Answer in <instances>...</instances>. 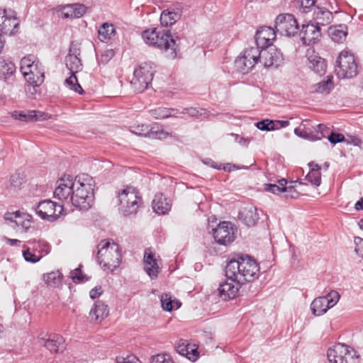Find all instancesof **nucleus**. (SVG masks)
I'll list each match as a JSON object with an SVG mask.
<instances>
[{
  "label": "nucleus",
  "mask_w": 363,
  "mask_h": 363,
  "mask_svg": "<svg viewBox=\"0 0 363 363\" xmlns=\"http://www.w3.org/2000/svg\"><path fill=\"white\" fill-rule=\"evenodd\" d=\"M102 294V289L101 287H95L92 289L89 292L90 298L94 299L99 297Z\"/></svg>",
  "instance_id": "nucleus-62"
},
{
  "label": "nucleus",
  "mask_w": 363,
  "mask_h": 363,
  "mask_svg": "<svg viewBox=\"0 0 363 363\" xmlns=\"http://www.w3.org/2000/svg\"><path fill=\"white\" fill-rule=\"evenodd\" d=\"M306 179L311 184L318 186L321 183L320 172H309Z\"/></svg>",
  "instance_id": "nucleus-50"
},
{
  "label": "nucleus",
  "mask_w": 363,
  "mask_h": 363,
  "mask_svg": "<svg viewBox=\"0 0 363 363\" xmlns=\"http://www.w3.org/2000/svg\"><path fill=\"white\" fill-rule=\"evenodd\" d=\"M75 179L70 175L65 176L57 182L54 191V197L67 204L71 203V196L73 192Z\"/></svg>",
  "instance_id": "nucleus-14"
},
{
  "label": "nucleus",
  "mask_w": 363,
  "mask_h": 363,
  "mask_svg": "<svg viewBox=\"0 0 363 363\" xmlns=\"http://www.w3.org/2000/svg\"><path fill=\"white\" fill-rule=\"evenodd\" d=\"M4 218L15 223L16 225L23 232H27L31 228L33 223L30 215L20 212L7 213L5 214Z\"/></svg>",
  "instance_id": "nucleus-23"
},
{
  "label": "nucleus",
  "mask_w": 363,
  "mask_h": 363,
  "mask_svg": "<svg viewBox=\"0 0 363 363\" xmlns=\"http://www.w3.org/2000/svg\"><path fill=\"white\" fill-rule=\"evenodd\" d=\"M43 278L48 286L57 288L62 285V274L59 271L44 274Z\"/></svg>",
  "instance_id": "nucleus-35"
},
{
  "label": "nucleus",
  "mask_w": 363,
  "mask_h": 363,
  "mask_svg": "<svg viewBox=\"0 0 363 363\" xmlns=\"http://www.w3.org/2000/svg\"><path fill=\"white\" fill-rule=\"evenodd\" d=\"M239 219L248 227L255 226L259 219L257 208L252 206L244 208L239 213Z\"/></svg>",
  "instance_id": "nucleus-26"
},
{
  "label": "nucleus",
  "mask_w": 363,
  "mask_h": 363,
  "mask_svg": "<svg viewBox=\"0 0 363 363\" xmlns=\"http://www.w3.org/2000/svg\"><path fill=\"white\" fill-rule=\"evenodd\" d=\"M300 35L304 45L314 44L319 41L321 37V28L314 22L308 23L302 26Z\"/></svg>",
  "instance_id": "nucleus-20"
},
{
  "label": "nucleus",
  "mask_w": 363,
  "mask_h": 363,
  "mask_svg": "<svg viewBox=\"0 0 363 363\" xmlns=\"http://www.w3.org/2000/svg\"><path fill=\"white\" fill-rule=\"evenodd\" d=\"M16 72V66L11 62L2 60L0 62V78L6 80L11 77Z\"/></svg>",
  "instance_id": "nucleus-36"
},
{
  "label": "nucleus",
  "mask_w": 363,
  "mask_h": 363,
  "mask_svg": "<svg viewBox=\"0 0 363 363\" xmlns=\"http://www.w3.org/2000/svg\"><path fill=\"white\" fill-rule=\"evenodd\" d=\"M287 181L284 179H279L278 181V186L284 187L286 189L285 192H292L294 191V187L292 186H286Z\"/></svg>",
  "instance_id": "nucleus-61"
},
{
  "label": "nucleus",
  "mask_w": 363,
  "mask_h": 363,
  "mask_svg": "<svg viewBox=\"0 0 363 363\" xmlns=\"http://www.w3.org/2000/svg\"><path fill=\"white\" fill-rule=\"evenodd\" d=\"M67 55H72L75 57H79L80 55V48L77 43H72L69 54Z\"/></svg>",
  "instance_id": "nucleus-59"
},
{
  "label": "nucleus",
  "mask_w": 363,
  "mask_h": 363,
  "mask_svg": "<svg viewBox=\"0 0 363 363\" xmlns=\"http://www.w3.org/2000/svg\"><path fill=\"white\" fill-rule=\"evenodd\" d=\"M152 206L154 211L157 214L164 215L170 210L171 203L162 194H157L155 196Z\"/></svg>",
  "instance_id": "nucleus-31"
},
{
  "label": "nucleus",
  "mask_w": 363,
  "mask_h": 363,
  "mask_svg": "<svg viewBox=\"0 0 363 363\" xmlns=\"http://www.w3.org/2000/svg\"><path fill=\"white\" fill-rule=\"evenodd\" d=\"M275 28L281 35L294 36L298 33V24L292 14H279L275 20Z\"/></svg>",
  "instance_id": "nucleus-12"
},
{
  "label": "nucleus",
  "mask_w": 363,
  "mask_h": 363,
  "mask_svg": "<svg viewBox=\"0 0 363 363\" xmlns=\"http://www.w3.org/2000/svg\"><path fill=\"white\" fill-rule=\"evenodd\" d=\"M241 284L227 279L225 281L219 285L218 290L220 298L224 301L234 298L238 295Z\"/></svg>",
  "instance_id": "nucleus-24"
},
{
  "label": "nucleus",
  "mask_w": 363,
  "mask_h": 363,
  "mask_svg": "<svg viewBox=\"0 0 363 363\" xmlns=\"http://www.w3.org/2000/svg\"><path fill=\"white\" fill-rule=\"evenodd\" d=\"M203 111V109L199 110V109H197L196 108H193V107L185 108H183V110L182 111H179V117H182L180 116L182 114H187L191 117H197L199 115L202 114L201 111Z\"/></svg>",
  "instance_id": "nucleus-54"
},
{
  "label": "nucleus",
  "mask_w": 363,
  "mask_h": 363,
  "mask_svg": "<svg viewBox=\"0 0 363 363\" xmlns=\"http://www.w3.org/2000/svg\"><path fill=\"white\" fill-rule=\"evenodd\" d=\"M307 66L316 74L324 75L326 72L327 64L325 59L318 55L313 50L308 49L306 52Z\"/></svg>",
  "instance_id": "nucleus-22"
},
{
  "label": "nucleus",
  "mask_w": 363,
  "mask_h": 363,
  "mask_svg": "<svg viewBox=\"0 0 363 363\" xmlns=\"http://www.w3.org/2000/svg\"><path fill=\"white\" fill-rule=\"evenodd\" d=\"M12 117L16 120L24 122L38 121L46 119V115L44 113L34 110L15 111L12 113Z\"/></svg>",
  "instance_id": "nucleus-28"
},
{
  "label": "nucleus",
  "mask_w": 363,
  "mask_h": 363,
  "mask_svg": "<svg viewBox=\"0 0 363 363\" xmlns=\"http://www.w3.org/2000/svg\"><path fill=\"white\" fill-rule=\"evenodd\" d=\"M35 211L42 219L55 221L62 214L64 207L51 200H44L38 203Z\"/></svg>",
  "instance_id": "nucleus-11"
},
{
  "label": "nucleus",
  "mask_w": 363,
  "mask_h": 363,
  "mask_svg": "<svg viewBox=\"0 0 363 363\" xmlns=\"http://www.w3.org/2000/svg\"><path fill=\"white\" fill-rule=\"evenodd\" d=\"M114 51L111 49L105 50L100 56L99 60L101 63L105 65L108 63L114 56Z\"/></svg>",
  "instance_id": "nucleus-55"
},
{
  "label": "nucleus",
  "mask_w": 363,
  "mask_h": 363,
  "mask_svg": "<svg viewBox=\"0 0 363 363\" xmlns=\"http://www.w3.org/2000/svg\"><path fill=\"white\" fill-rule=\"evenodd\" d=\"M81 60L79 57L72 55H67L66 57V66L70 72L77 73L82 67Z\"/></svg>",
  "instance_id": "nucleus-41"
},
{
  "label": "nucleus",
  "mask_w": 363,
  "mask_h": 363,
  "mask_svg": "<svg viewBox=\"0 0 363 363\" xmlns=\"http://www.w3.org/2000/svg\"><path fill=\"white\" fill-rule=\"evenodd\" d=\"M303 121L301 125L294 129V133L303 139L314 141L318 140L328 135V141L335 145L337 143L344 141L345 137L341 133H331L330 129L323 124H318L316 127H312Z\"/></svg>",
  "instance_id": "nucleus-5"
},
{
  "label": "nucleus",
  "mask_w": 363,
  "mask_h": 363,
  "mask_svg": "<svg viewBox=\"0 0 363 363\" xmlns=\"http://www.w3.org/2000/svg\"><path fill=\"white\" fill-rule=\"evenodd\" d=\"M94 181L87 174H81L75 177L71 204L79 210L89 209L94 200Z\"/></svg>",
  "instance_id": "nucleus-2"
},
{
  "label": "nucleus",
  "mask_w": 363,
  "mask_h": 363,
  "mask_svg": "<svg viewBox=\"0 0 363 363\" xmlns=\"http://www.w3.org/2000/svg\"><path fill=\"white\" fill-rule=\"evenodd\" d=\"M335 72L340 79H350L357 74V63L352 53L347 50L342 51L337 60Z\"/></svg>",
  "instance_id": "nucleus-9"
},
{
  "label": "nucleus",
  "mask_w": 363,
  "mask_h": 363,
  "mask_svg": "<svg viewBox=\"0 0 363 363\" xmlns=\"http://www.w3.org/2000/svg\"><path fill=\"white\" fill-rule=\"evenodd\" d=\"M273 124L274 123L272 120L265 119L257 122L256 123V126L258 129L261 130L269 131L274 130V128L272 127Z\"/></svg>",
  "instance_id": "nucleus-51"
},
{
  "label": "nucleus",
  "mask_w": 363,
  "mask_h": 363,
  "mask_svg": "<svg viewBox=\"0 0 363 363\" xmlns=\"http://www.w3.org/2000/svg\"><path fill=\"white\" fill-rule=\"evenodd\" d=\"M160 301L163 310L166 311H171L172 310L174 301L172 300L170 295L167 294H162Z\"/></svg>",
  "instance_id": "nucleus-47"
},
{
  "label": "nucleus",
  "mask_w": 363,
  "mask_h": 363,
  "mask_svg": "<svg viewBox=\"0 0 363 363\" xmlns=\"http://www.w3.org/2000/svg\"><path fill=\"white\" fill-rule=\"evenodd\" d=\"M333 77L328 76L326 80H322L321 82L314 85V90L318 93L328 94L333 89Z\"/></svg>",
  "instance_id": "nucleus-38"
},
{
  "label": "nucleus",
  "mask_w": 363,
  "mask_h": 363,
  "mask_svg": "<svg viewBox=\"0 0 363 363\" xmlns=\"http://www.w3.org/2000/svg\"><path fill=\"white\" fill-rule=\"evenodd\" d=\"M176 350L179 354L186 357L191 362H195L199 356L196 345L188 344L186 341L179 342Z\"/></svg>",
  "instance_id": "nucleus-29"
},
{
  "label": "nucleus",
  "mask_w": 363,
  "mask_h": 363,
  "mask_svg": "<svg viewBox=\"0 0 363 363\" xmlns=\"http://www.w3.org/2000/svg\"><path fill=\"white\" fill-rule=\"evenodd\" d=\"M38 342L51 353H62L66 350L65 340L58 334H40L38 336Z\"/></svg>",
  "instance_id": "nucleus-17"
},
{
  "label": "nucleus",
  "mask_w": 363,
  "mask_h": 363,
  "mask_svg": "<svg viewBox=\"0 0 363 363\" xmlns=\"http://www.w3.org/2000/svg\"><path fill=\"white\" fill-rule=\"evenodd\" d=\"M149 113L155 119H164L168 117H179V110L160 106L150 110Z\"/></svg>",
  "instance_id": "nucleus-32"
},
{
  "label": "nucleus",
  "mask_w": 363,
  "mask_h": 363,
  "mask_svg": "<svg viewBox=\"0 0 363 363\" xmlns=\"http://www.w3.org/2000/svg\"><path fill=\"white\" fill-rule=\"evenodd\" d=\"M260 52V63L266 69H276L284 62L281 52L276 48L269 47L261 49Z\"/></svg>",
  "instance_id": "nucleus-15"
},
{
  "label": "nucleus",
  "mask_w": 363,
  "mask_h": 363,
  "mask_svg": "<svg viewBox=\"0 0 363 363\" xmlns=\"http://www.w3.org/2000/svg\"><path fill=\"white\" fill-rule=\"evenodd\" d=\"M143 262L145 272L152 279H156L160 269L157 260L154 258L153 254L150 249H146L145 251Z\"/></svg>",
  "instance_id": "nucleus-25"
},
{
  "label": "nucleus",
  "mask_w": 363,
  "mask_h": 363,
  "mask_svg": "<svg viewBox=\"0 0 363 363\" xmlns=\"http://www.w3.org/2000/svg\"><path fill=\"white\" fill-rule=\"evenodd\" d=\"M108 315V309L101 301H97L89 312V318L91 322H101Z\"/></svg>",
  "instance_id": "nucleus-30"
},
{
  "label": "nucleus",
  "mask_w": 363,
  "mask_h": 363,
  "mask_svg": "<svg viewBox=\"0 0 363 363\" xmlns=\"http://www.w3.org/2000/svg\"><path fill=\"white\" fill-rule=\"evenodd\" d=\"M98 33L99 40L102 42H105L108 40H110L112 36H113L115 29L112 24L104 23L99 28Z\"/></svg>",
  "instance_id": "nucleus-37"
},
{
  "label": "nucleus",
  "mask_w": 363,
  "mask_h": 363,
  "mask_svg": "<svg viewBox=\"0 0 363 363\" xmlns=\"http://www.w3.org/2000/svg\"><path fill=\"white\" fill-rule=\"evenodd\" d=\"M276 38V31L269 26H262L256 32L255 39L257 48L259 50L271 47Z\"/></svg>",
  "instance_id": "nucleus-21"
},
{
  "label": "nucleus",
  "mask_w": 363,
  "mask_h": 363,
  "mask_svg": "<svg viewBox=\"0 0 363 363\" xmlns=\"http://www.w3.org/2000/svg\"><path fill=\"white\" fill-rule=\"evenodd\" d=\"M28 243L32 245V250L38 252V255H43V257L50 252V246L45 241L30 240Z\"/></svg>",
  "instance_id": "nucleus-39"
},
{
  "label": "nucleus",
  "mask_w": 363,
  "mask_h": 363,
  "mask_svg": "<svg viewBox=\"0 0 363 363\" xmlns=\"http://www.w3.org/2000/svg\"><path fill=\"white\" fill-rule=\"evenodd\" d=\"M23 256L26 262L31 263H36L43 257V255L37 254L32 250L30 247H27V249L23 252Z\"/></svg>",
  "instance_id": "nucleus-43"
},
{
  "label": "nucleus",
  "mask_w": 363,
  "mask_h": 363,
  "mask_svg": "<svg viewBox=\"0 0 363 363\" xmlns=\"http://www.w3.org/2000/svg\"><path fill=\"white\" fill-rule=\"evenodd\" d=\"M71 75L69 78L65 80V84L68 86L71 90L82 94L84 92L83 89L81 85L78 82V79L75 75L76 73L70 72Z\"/></svg>",
  "instance_id": "nucleus-42"
},
{
  "label": "nucleus",
  "mask_w": 363,
  "mask_h": 363,
  "mask_svg": "<svg viewBox=\"0 0 363 363\" xmlns=\"http://www.w3.org/2000/svg\"><path fill=\"white\" fill-rule=\"evenodd\" d=\"M155 70L152 62H144L140 64L135 69L133 77L131 80V85L135 91L143 92L146 90L153 79Z\"/></svg>",
  "instance_id": "nucleus-8"
},
{
  "label": "nucleus",
  "mask_w": 363,
  "mask_h": 363,
  "mask_svg": "<svg viewBox=\"0 0 363 363\" xmlns=\"http://www.w3.org/2000/svg\"><path fill=\"white\" fill-rule=\"evenodd\" d=\"M142 38L146 44L160 49L167 58H176L179 45L168 31L148 29L142 33Z\"/></svg>",
  "instance_id": "nucleus-3"
},
{
  "label": "nucleus",
  "mask_w": 363,
  "mask_h": 363,
  "mask_svg": "<svg viewBox=\"0 0 363 363\" xmlns=\"http://www.w3.org/2000/svg\"><path fill=\"white\" fill-rule=\"evenodd\" d=\"M120 210L124 216L135 214L143 204L140 191L133 186H126L118 193Z\"/></svg>",
  "instance_id": "nucleus-7"
},
{
  "label": "nucleus",
  "mask_w": 363,
  "mask_h": 363,
  "mask_svg": "<svg viewBox=\"0 0 363 363\" xmlns=\"http://www.w3.org/2000/svg\"><path fill=\"white\" fill-rule=\"evenodd\" d=\"M259 267L256 261L249 256L230 260L225 267L227 279L239 284L251 281L259 276Z\"/></svg>",
  "instance_id": "nucleus-1"
},
{
  "label": "nucleus",
  "mask_w": 363,
  "mask_h": 363,
  "mask_svg": "<svg viewBox=\"0 0 363 363\" xmlns=\"http://www.w3.org/2000/svg\"><path fill=\"white\" fill-rule=\"evenodd\" d=\"M265 190L269 192H272L274 194H279L282 192H285L286 189L284 187L279 186L275 184H267L264 187Z\"/></svg>",
  "instance_id": "nucleus-56"
},
{
  "label": "nucleus",
  "mask_w": 363,
  "mask_h": 363,
  "mask_svg": "<svg viewBox=\"0 0 363 363\" xmlns=\"http://www.w3.org/2000/svg\"><path fill=\"white\" fill-rule=\"evenodd\" d=\"M97 262L104 270L113 272L122 260L120 247L112 240H103L97 245Z\"/></svg>",
  "instance_id": "nucleus-4"
},
{
  "label": "nucleus",
  "mask_w": 363,
  "mask_h": 363,
  "mask_svg": "<svg viewBox=\"0 0 363 363\" xmlns=\"http://www.w3.org/2000/svg\"><path fill=\"white\" fill-rule=\"evenodd\" d=\"M179 15L173 11H163L160 16V22L162 26H168L174 24Z\"/></svg>",
  "instance_id": "nucleus-40"
},
{
  "label": "nucleus",
  "mask_w": 363,
  "mask_h": 363,
  "mask_svg": "<svg viewBox=\"0 0 363 363\" xmlns=\"http://www.w3.org/2000/svg\"><path fill=\"white\" fill-rule=\"evenodd\" d=\"M24 179L23 175L20 173H15L11 176L9 179L10 188L13 190L20 189L21 186L23 184Z\"/></svg>",
  "instance_id": "nucleus-44"
},
{
  "label": "nucleus",
  "mask_w": 363,
  "mask_h": 363,
  "mask_svg": "<svg viewBox=\"0 0 363 363\" xmlns=\"http://www.w3.org/2000/svg\"><path fill=\"white\" fill-rule=\"evenodd\" d=\"M260 55L261 52L259 48L250 47L246 48L235 61L237 69L242 74H247L258 62H260Z\"/></svg>",
  "instance_id": "nucleus-10"
},
{
  "label": "nucleus",
  "mask_w": 363,
  "mask_h": 363,
  "mask_svg": "<svg viewBox=\"0 0 363 363\" xmlns=\"http://www.w3.org/2000/svg\"><path fill=\"white\" fill-rule=\"evenodd\" d=\"M240 167H238L237 165L231 163H226L225 165H221V169H223L225 171L228 172H232L235 169H239Z\"/></svg>",
  "instance_id": "nucleus-63"
},
{
  "label": "nucleus",
  "mask_w": 363,
  "mask_h": 363,
  "mask_svg": "<svg viewBox=\"0 0 363 363\" xmlns=\"http://www.w3.org/2000/svg\"><path fill=\"white\" fill-rule=\"evenodd\" d=\"M116 363H140V361L135 356L130 355L125 358H116Z\"/></svg>",
  "instance_id": "nucleus-58"
},
{
  "label": "nucleus",
  "mask_w": 363,
  "mask_h": 363,
  "mask_svg": "<svg viewBox=\"0 0 363 363\" xmlns=\"http://www.w3.org/2000/svg\"><path fill=\"white\" fill-rule=\"evenodd\" d=\"M203 164L216 169H221V164H217L213 160L206 158L203 160Z\"/></svg>",
  "instance_id": "nucleus-60"
},
{
  "label": "nucleus",
  "mask_w": 363,
  "mask_h": 363,
  "mask_svg": "<svg viewBox=\"0 0 363 363\" xmlns=\"http://www.w3.org/2000/svg\"><path fill=\"white\" fill-rule=\"evenodd\" d=\"M326 302L327 300L323 296L315 298L311 304L312 313L315 316L325 314L330 308Z\"/></svg>",
  "instance_id": "nucleus-34"
},
{
  "label": "nucleus",
  "mask_w": 363,
  "mask_h": 363,
  "mask_svg": "<svg viewBox=\"0 0 363 363\" xmlns=\"http://www.w3.org/2000/svg\"><path fill=\"white\" fill-rule=\"evenodd\" d=\"M333 19V13L326 8L318 6L314 9L313 20L320 27L328 26Z\"/></svg>",
  "instance_id": "nucleus-27"
},
{
  "label": "nucleus",
  "mask_w": 363,
  "mask_h": 363,
  "mask_svg": "<svg viewBox=\"0 0 363 363\" xmlns=\"http://www.w3.org/2000/svg\"><path fill=\"white\" fill-rule=\"evenodd\" d=\"M317 0H298L300 9L304 12L308 13L311 11Z\"/></svg>",
  "instance_id": "nucleus-52"
},
{
  "label": "nucleus",
  "mask_w": 363,
  "mask_h": 363,
  "mask_svg": "<svg viewBox=\"0 0 363 363\" xmlns=\"http://www.w3.org/2000/svg\"><path fill=\"white\" fill-rule=\"evenodd\" d=\"M73 13L74 18L82 17L86 11V7L82 4H72Z\"/></svg>",
  "instance_id": "nucleus-53"
},
{
  "label": "nucleus",
  "mask_w": 363,
  "mask_h": 363,
  "mask_svg": "<svg viewBox=\"0 0 363 363\" xmlns=\"http://www.w3.org/2000/svg\"><path fill=\"white\" fill-rule=\"evenodd\" d=\"M355 245L354 250L356 253L363 258V239L359 237H355L354 239Z\"/></svg>",
  "instance_id": "nucleus-57"
},
{
  "label": "nucleus",
  "mask_w": 363,
  "mask_h": 363,
  "mask_svg": "<svg viewBox=\"0 0 363 363\" xmlns=\"http://www.w3.org/2000/svg\"><path fill=\"white\" fill-rule=\"evenodd\" d=\"M70 277L74 283L84 282L88 280L86 275H83L80 267L71 271Z\"/></svg>",
  "instance_id": "nucleus-48"
},
{
  "label": "nucleus",
  "mask_w": 363,
  "mask_h": 363,
  "mask_svg": "<svg viewBox=\"0 0 363 363\" xmlns=\"http://www.w3.org/2000/svg\"><path fill=\"white\" fill-rule=\"evenodd\" d=\"M21 71L33 88L39 86L44 82V69L42 64L33 55H28L21 59Z\"/></svg>",
  "instance_id": "nucleus-6"
},
{
  "label": "nucleus",
  "mask_w": 363,
  "mask_h": 363,
  "mask_svg": "<svg viewBox=\"0 0 363 363\" xmlns=\"http://www.w3.org/2000/svg\"><path fill=\"white\" fill-rule=\"evenodd\" d=\"M353 353L350 347L338 343L328 349L327 357L330 363H354Z\"/></svg>",
  "instance_id": "nucleus-13"
},
{
  "label": "nucleus",
  "mask_w": 363,
  "mask_h": 363,
  "mask_svg": "<svg viewBox=\"0 0 363 363\" xmlns=\"http://www.w3.org/2000/svg\"><path fill=\"white\" fill-rule=\"evenodd\" d=\"M212 230L215 241L220 245H226L235 239L236 228L230 222L223 221Z\"/></svg>",
  "instance_id": "nucleus-18"
},
{
  "label": "nucleus",
  "mask_w": 363,
  "mask_h": 363,
  "mask_svg": "<svg viewBox=\"0 0 363 363\" xmlns=\"http://www.w3.org/2000/svg\"><path fill=\"white\" fill-rule=\"evenodd\" d=\"M310 172H320V167L319 164L312 162L308 164Z\"/></svg>",
  "instance_id": "nucleus-64"
},
{
  "label": "nucleus",
  "mask_w": 363,
  "mask_h": 363,
  "mask_svg": "<svg viewBox=\"0 0 363 363\" xmlns=\"http://www.w3.org/2000/svg\"><path fill=\"white\" fill-rule=\"evenodd\" d=\"M328 35L336 43H342L347 35V27L345 25L330 26L328 28Z\"/></svg>",
  "instance_id": "nucleus-33"
},
{
  "label": "nucleus",
  "mask_w": 363,
  "mask_h": 363,
  "mask_svg": "<svg viewBox=\"0 0 363 363\" xmlns=\"http://www.w3.org/2000/svg\"><path fill=\"white\" fill-rule=\"evenodd\" d=\"M151 363H174L170 355L159 354L151 357Z\"/></svg>",
  "instance_id": "nucleus-49"
},
{
  "label": "nucleus",
  "mask_w": 363,
  "mask_h": 363,
  "mask_svg": "<svg viewBox=\"0 0 363 363\" xmlns=\"http://www.w3.org/2000/svg\"><path fill=\"white\" fill-rule=\"evenodd\" d=\"M130 131L139 136L151 138L163 139L167 137L168 133L159 127L150 128L147 124L133 125L130 126Z\"/></svg>",
  "instance_id": "nucleus-19"
},
{
  "label": "nucleus",
  "mask_w": 363,
  "mask_h": 363,
  "mask_svg": "<svg viewBox=\"0 0 363 363\" xmlns=\"http://www.w3.org/2000/svg\"><path fill=\"white\" fill-rule=\"evenodd\" d=\"M57 12L62 18H74L72 4H67L57 9Z\"/></svg>",
  "instance_id": "nucleus-46"
},
{
  "label": "nucleus",
  "mask_w": 363,
  "mask_h": 363,
  "mask_svg": "<svg viewBox=\"0 0 363 363\" xmlns=\"http://www.w3.org/2000/svg\"><path fill=\"white\" fill-rule=\"evenodd\" d=\"M323 298H325V300H327L326 303L331 308L337 303V302L340 300V295L337 291L332 290L325 296H324Z\"/></svg>",
  "instance_id": "nucleus-45"
},
{
  "label": "nucleus",
  "mask_w": 363,
  "mask_h": 363,
  "mask_svg": "<svg viewBox=\"0 0 363 363\" xmlns=\"http://www.w3.org/2000/svg\"><path fill=\"white\" fill-rule=\"evenodd\" d=\"M20 21L15 11L0 9V31L4 34L12 35L17 32Z\"/></svg>",
  "instance_id": "nucleus-16"
}]
</instances>
